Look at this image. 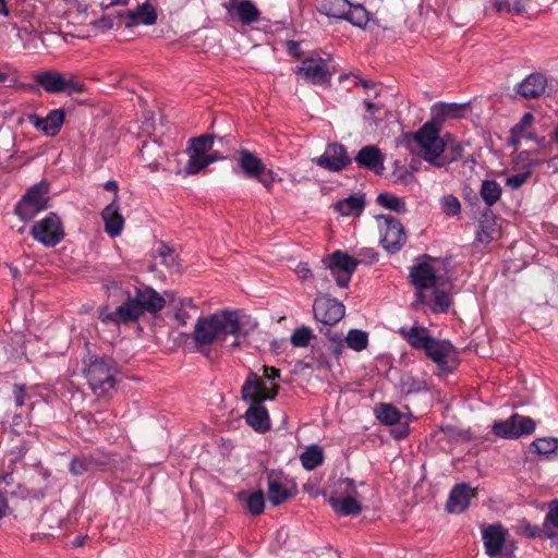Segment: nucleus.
<instances>
[{
  "mask_svg": "<svg viewBox=\"0 0 558 558\" xmlns=\"http://www.w3.org/2000/svg\"><path fill=\"white\" fill-rule=\"evenodd\" d=\"M325 262L338 286L341 288L348 287L359 262L341 251H336Z\"/></svg>",
  "mask_w": 558,
  "mask_h": 558,
  "instance_id": "4468645a",
  "label": "nucleus"
},
{
  "mask_svg": "<svg viewBox=\"0 0 558 558\" xmlns=\"http://www.w3.org/2000/svg\"><path fill=\"white\" fill-rule=\"evenodd\" d=\"M7 500L3 496L0 495V519L4 515V511L7 509Z\"/></svg>",
  "mask_w": 558,
  "mask_h": 558,
  "instance_id": "0e129e2a",
  "label": "nucleus"
},
{
  "mask_svg": "<svg viewBox=\"0 0 558 558\" xmlns=\"http://www.w3.org/2000/svg\"><path fill=\"white\" fill-rule=\"evenodd\" d=\"M376 416L381 423L392 425L400 421L401 413L391 404H380L376 409Z\"/></svg>",
  "mask_w": 558,
  "mask_h": 558,
  "instance_id": "79ce46f5",
  "label": "nucleus"
},
{
  "mask_svg": "<svg viewBox=\"0 0 558 558\" xmlns=\"http://www.w3.org/2000/svg\"><path fill=\"white\" fill-rule=\"evenodd\" d=\"M161 258V263L170 268L174 269L179 267L178 263V256L174 254L171 247L166 245L165 243H159L158 247L156 248V255Z\"/></svg>",
  "mask_w": 558,
  "mask_h": 558,
  "instance_id": "a18cd8bd",
  "label": "nucleus"
},
{
  "mask_svg": "<svg viewBox=\"0 0 558 558\" xmlns=\"http://www.w3.org/2000/svg\"><path fill=\"white\" fill-rule=\"evenodd\" d=\"M304 469L311 471L323 463L324 453L322 447L312 445L307 447L300 456Z\"/></svg>",
  "mask_w": 558,
  "mask_h": 558,
  "instance_id": "e433bc0d",
  "label": "nucleus"
},
{
  "mask_svg": "<svg viewBox=\"0 0 558 558\" xmlns=\"http://www.w3.org/2000/svg\"><path fill=\"white\" fill-rule=\"evenodd\" d=\"M420 304H426L429 308L435 313H445L448 311L450 306V298L448 293L444 290H440V287H437L427 293L426 302H418Z\"/></svg>",
  "mask_w": 558,
  "mask_h": 558,
  "instance_id": "473e14b6",
  "label": "nucleus"
},
{
  "mask_svg": "<svg viewBox=\"0 0 558 558\" xmlns=\"http://www.w3.org/2000/svg\"><path fill=\"white\" fill-rule=\"evenodd\" d=\"M295 274L303 281L307 280L308 278H311L313 276L312 270L310 269V267L306 263H300L295 268Z\"/></svg>",
  "mask_w": 558,
  "mask_h": 558,
  "instance_id": "6e6d98bb",
  "label": "nucleus"
},
{
  "mask_svg": "<svg viewBox=\"0 0 558 558\" xmlns=\"http://www.w3.org/2000/svg\"><path fill=\"white\" fill-rule=\"evenodd\" d=\"M411 282L416 289L414 308H418V302L427 301V292L441 287V278L437 276L435 268L428 263H421L412 267L410 272Z\"/></svg>",
  "mask_w": 558,
  "mask_h": 558,
  "instance_id": "9b49d317",
  "label": "nucleus"
},
{
  "mask_svg": "<svg viewBox=\"0 0 558 558\" xmlns=\"http://www.w3.org/2000/svg\"><path fill=\"white\" fill-rule=\"evenodd\" d=\"M365 207V199L362 195H351L335 204V210L342 216L360 215Z\"/></svg>",
  "mask_w": 558,
  "mask_h": 558,
  "instance_id": "2f4dec72",
  "label": "nucleus"
},
{
  "mask_svg": "<svg viewBox=\"0 0 558 558\" xmlns=\"http://www.w3.org/2000/svg\"><path fill=\"white\" fill-rule=\"evenodd\" d=\"M527 1L529 0H512L511 3V13H514V14H523L526 12V7H527Z\"/></svg>",
  "mask_w": 558,
  "mask_h": 558,
  "instance_id": "4d7b16f0",
  "label": "nucleus"
},
{
  "mask_svg": "<svg viewBox=\"0 0 558 558\" xmlns=\"http://www.w3.org/2000/svg\"><path fill=\"white\" fill-rule=\"evenodd\" d=\"M298 48H299V45L296 43H293V41L289 43V51L296 57H299V53L296 51Z\"/></svg>",
  "mask_w": 558,
  "mask_h": 558,
  "instance_id": "338daca9",
  "label": "nucleus"
},
{
  "mask_svg": "<svg viewBox=\"0 0 558 558\" xmlns=\"http://www.w3.org/2000/svg\"><path fill=\"white\" fill-rule=\"evenodd\" d=\"M545 524H548L553 531L554 527L558 529V500L551 502L546 514ZM554 545L558 547V539H554Z\"/></svg>",
  "mask_w": 558,
  "mask_h": 558,
  "instance_id": "603ef678",
  "label": "nucleus"
},
{
  "mask_svg": "<svg viewBox=\"0 0 558 558\" xmlns=\"http://www.w3.org/2000/svg\"><path fill=\"white\" fill-rule=\"evenodd\" d=\"M313 337L312 330L307 327H301L294 330L291 336V343L294 347L304 348L310 343L311 338Z\"/></svg>",
  "mask_w": 558,
  "mask_h": 558,
  "instance_id": "8fccbe9b",
  "label": "nucleus"
},
{
  "mask_svg": "<svg viewBox=\"0 0 558 558\" xmlns=\"http://www.w3.org/2000/svg\"><path fill=\"white\" fill-rule=\"evenodd\" d=\"M464 107L458 104L438 102L430 108L429 122L442 129V124L447 119H457L462 116Z\"/></svg>",
  "mask_w": 558,
  "mask_h": 558,
  "instance_id": "393cba45",
  "label": "nucleus"
},
{
  "mask_svg": "<svg viewBox=\"0 0 558 558\" xmlns=\"http://www.w3.org/2000/svg\"><path fill=\"white\" fill-rule=\"evenodd\" d=\"M378 221L381 228V244L383 247L395 253L399 251L407 241V235L401 222L388 215L378 216Z\"/></svg>",
  "mask_w": 558,
  "mask_h": 558,
  "instance_id": "ddd939ff",
  "label": "nucleus"
},
{
  "mask_svg": "<svg viewBox=\"0 0 558 558\" xmlns=\"http://www.w3.org/2000/svg\"><path fill=\"white\" fill-rule=\"evenodd\" d=\"M279 386L271 384L266 387L264 380L255 373H250L242 386V399L250 403L245 413L246 423L256 432L264 433L269 429V414L263 402L274 400L278 393Z\"/></svg>",
  "mask_w": 558,
  "mask_h": 558,
  "instance_id": "7ed1b4c3",
  "label": "nucleus"
},
{
  "mask_svg": "<svg viewBox=\"0 0 558 558\" xmlns=\"http://www.w3.org/2000/svg\"><path fill=\"white\" fill-rule=\"evenodd\" d=\"M359 498L354 481L344 478L337 483L336 494L329 497L328 502L339 514L356 515L362 511Z\"/></svg>",
  "mask_w": 558,
  "mask_h": 558,
  "instance_id": "0eeeda50",
  "label": "nucleus"
},
{
  "mask_svg": "<svg viewBox=\"0 0 558 558\" xmlns=\"http://www.w3.org/2000/svg\"><path fill=\"white\" fill-rule=\"evenodd\" d=\"M32 235L47 246L57 245L63 238L59 217L56 214H49L45 219L33 226Z\"/></svg>",
  "mask_w": 558,
  "mask_h": 558,
  "instance_id": "2eb2a0df",
  "label": "nucleus"
},
{
  "mask_svg": "<svg viewBox=\"0 0 558 558\" xmlns=\"http://www.w3.org/2000/svg\"><path fill=\"white\" fill-rule=\"evenodd\" d=\"M93 464L94 461L92 459L75 457L70 463V472L75 476L83 475L92 470Z\"/></svg>",
  "mask_w": 558,
  "mask_h": 558,
  "instance_id": "de8ad7c7",
  "label": "nucleus"
},
{
  "mask_svg": "<svg viewBox=\"0 0 558 558\" xmlns=\"http://www.w3.org/2000/svg\"><path fill=\"white\" fill-rule=\"evenodd\" d=\"M529 177H530V172L529 171H525V172H522V173H518V174L509 177L507 179V181H506V184L509 187H511L513 190H517V189L522 186L527 181Z\"/></svg>",
  "mask_w": 558,
  "mask_h": 558,
  "instance_id": "864d4df0",
  "label": "nucleus"
},
{
  "mask_svg": "<svg viewBox=\"0 0 558 558\" xmlns=\"http://www.w3.org/2000/svg\"><path fill=\"white\" fill-rule=\"evenodd\" d=\"M246 507H247V510L253 515L260 514L265 508L264 493L262 490H257V492L250 494L246 498Z\"/></svg>",
  "mask_w": 558,
  "mask_h": 558,
  "instance_id": "49530a36",
  "label": "nucleus"
},
{
  "mask_svg": "<svg viewBox=\"0 0 558 558\" xmlns=\"http://www.w3.org/2000/svg\"><path fill=\"white\" fill-rule=\"evenodd\" d=\"M376 201L380 206L393 210L396 213L401 214L407 211L403 199L396 195L389 193H381L377 196Z\"/></svg>",
  "mask_w": 558,
  "mask_h": 558,
  "instance_id": "37998d69",
  "label": "nucleus"
},
{
  "mask_svg": "<svg viewBox=\"0 0 558 558\" xmlns=\"http://www.w3.org/2000/svg\"><path fill=\"white\" fill-rule=\"evenodd\" d=\"M257 326V319L243 311L221 310L197 319L193 339L197 344L208 345L223 342L230 335L234 337L231 347L235 349Z\"/></svg>",
  "mask_w": 558,
  "mask_h": 558,
  "instance_id": "f257e3e1",
  "label": "nucleus"
},
{
  "mask_svg": "<svg viewBox=\"0 0 558 558\" xmlns=\"http://www.w3.org/2000/svg\"><path fill=\"white\" fill-rule=\"evenodd\" d=\"M441 129L427 121L415 133L405 134L404 141L409 150L438 168L441 153H445L447 141L440 136Z\"/></svg>",
  "mask_w": 558,
  "mask_h": 558,
  "instance_id": "20e7f679",
  "label": "nucleus"
},
{
  "mask_svg": "<svg viewBox=\"0 0 558 558\" xmlns=\"http://www.w3.org/2000/svg\"><path fill=\"white\" fill-rule=\"evenodd\" d=\"M531 448H533L536 453L545 457L558 454V438H537L531 444Z\"/></svg>",
  "mask_w": 558,
  "mask_h": 558,
  "instance_id": "ea45409f",
  "label": "nucleus"
},
{
  "mask_svg": "<svg viewBox=\"0 0 558 558\" xmlns=\"http://www.w3.org/2000/svg\"><path fill=\"white\" fill-rule=\"evenodd\" d=\"M546 78L542 74H531L518 86V93L524 98H536L545 93Z\"/></svg>",
  "mask_w": 558,
  "mask_h": 558,
  "instance_id": "bb28decb",
  "label": "nucleus"
},
{
  "mask_svg": "<svg viewBox=\"0 0 558 558\" xmlns=\"http://www.w3.org/2000/svg\"><path fill=\"white\" fill-rule=\"evenodd\" d=\"M295 73L313 84L327 83L331 76L327 63L324 59L317 57L306 58L301 65L295 69Z\"/></svg>",
  "mask_w": 558,
  "mask_h": 558,
  "instance_id": "f3484780",
  "label": "nucleus"
},
{
  "mask_svg": "<svg viewBox=\"0 0 558 558\" xmlns=\"http://www.w3.org/2000/svg\"><path fill=\"white\" fill-rule=\"evenodd\" d=\"M223 157L220 156L217 151L208 153L207 159L209 160V165L215 162L216 160L222 159Z\"/></svg>",
  "mask_w": 558,
  "mask_h": 558,
  "instance_id": "680f3d73",
  "label": "nucleus"
},
{
  "mask_svg": "<svg viewBox=\"0 0 558 558\" xmlns=\"http://www.w3.org/2000/svg\"><path fill=\"white\" fill-rule=\"evenodd\" d=\"M105 189L107 191H113V192H117L118 191V184L116 181H108L106 182L105 184Z\"/></svg>",
  "mask_w": 558,
  "mask_h": 558,
  "instance_id": "e2e57ef3",
  "label": "nucleus"
},
{
  "mask_svg": "<svg viewBox=\"0 0 558 558\" xmlns=\"http://www.w3.org/2000/svg\"><path fill=\"white\" fill-rule=\"evenodd\" d=\"M447 141V147L445 148V153H441V158H439L438 168L446 167L458 159H460L463 155V148L457 141L452 140L449 135H445Z\"/></svg>",
  "mask_w": 558,
  "mask_h": 558,
  "instance_id": "c9c22d12",
  "label": "nucleus"
},
{
  "mask_svg": "<svg viewBox=\"0 0 558 558\" xmlns=\"http://www.w3.org/2000/svg\"><path fill=\"white\" fill-rule=\"evenodd\" d=\"M215 138L213 134H204L190 140L185 149L189 159L182 169L184 175L197 174L209 165L207 156L214 147Z\"/></svg>",
  "mask_w": 558,
  "mask_h": 558,
  "instance_id": "423d86ee",
  "label": "nucleus"
},
{
  "mask_svg": "<svg viewBox=\"0 0 558 558\" xmlns=\"http://www.w3.org/2000/svg\"><path fill=\"white\" fill-rule=\"evenodd\" d=\"M535 430V422L529 416L513 414L505 421L493 425V433L501 438L515 439L523 435H530Z\"/></svg>",
  "mask_w": 558,
  "mask_h": 558,
  "instance_id": "f8f14e48",
  "label": "nucleus"
},
{
  "mask_svg": "<svg viewBox=\"0 0 558 558\" xmlns=\"http://www.w3.org/2000/svg\"><path fill=\"white\" fill-rule=\"evenodd\" d=\"M295 494V488H287L272 476H268V500L274 506H279Z\"/></svg>",
  "mask_w": 558,
  "mask_h": 558,
  "instance_id": "c756f323",
  "label": "nucleus"
},
{
  "mask_svg": "<svg viewBox=\"0 0 558 558\" xmlns=\"http://www.w3.org/2000/svg\"><path fill=\"white\" fill-rule=\"evenodd\" d=\"M480 194L487 206H493L500 198L501 186L495 181H483Z\"/></svg>",
  "mask_w": 558,
  "mask_h": 558,
  "instance_id": "58836bf2",
  "label": "nucleus"
},
{
  "mask_svg": "<svg viewBox=\"0 0 558 558\" xmlns=\"http://www.w3.org/2000/svg\"><path fill=\"white\" fill-rule=\"evenodd\" d=\"M482 535L486 554L490 558H500L502 556V547L506 543V530L502 525H488L483 529Z\"/></svg>",
  "mask_w": 558,
  "mask_h": 558,
  "instance_id": "aec40b11",
  "label": "nucleus"
},
{
  "mask_svg": "<svg viewBox=\"0 0 558 558\" xmlns=\"http://www.w3.org/2000/svg\"><path fill=\"white\" fill-rule=\"evenodd\" d=\"M316 163L329 171L337 172L350 165L351 158L343 145L333 143L327 146L325 153L316 159Z\"/></svg>",
  "mask_w": 558,
  "mask_h": 558,
  "instance_id": "a211bd4d",
  "label": "nucleus"
},
{
  "mask_svg": "<svg viewBox=\"0 0 558 558\" xmlns=\"http://www.w3.org/2000/svg\"><path fill=\"white\" fill-rule=\"evenodd\" d=\"M31 124L48 136H54L64 122V112L61 109L51 110L47 117L40 118L37 114H28Z\"/></svg>",
  "mask_w": 558,
  "mask_h": 558,
  "instance_id": "412c9836",
  "label": "nucleus"
},
{
  "mask_svg": "<svg viewBox=\"0 0 558 558\" xmlns=\"http://www.w3.org/2000/svg\"><path fill=\"white\" fill-rule=\"evenodd\" d=\"M226 8L229 11H235L239 15V19L244 24H250L252 22L257 21L259 12L255 4L250 0H230Z\"/></svg>",
  "mask_w": 558,
  "mask_h": 558,
  "instance_id": "cd10ccee",
  "label": "nucleus"
},
{
  "mask_svg": "<svg viewBox=\"0 0 558 558\" xmlns=\"http://www.w3.org/2000/svg\"><path fill=\"white\" fill-rule=\"evenodd\" d=\"M347 8H349L348 0H317L318 11L329 17L342 19Z\"/></svg>",
  "mask_w": 558,
  "mask_h": 558,
  "instance_id": "f704fd0d",
  "label": "nucleus"
},
{
  "mask_svg": "<svg viewBox=\"0 0 558 558\" xmlns=\"http://www.w3.org/2000/svg\"><path fill=\"white\" fill-rule=\"evenodd\" d=\"M17 38L22 41L23 49L37 51L44 47L41 35L34 27H16Z\"/></svg>",
  "mask_w": 558,
  "mask_h": 558,
  "instance_id": "7c9ffc66",
  "label": "nucleus"
},
{
  "mask_svg": "<svg viewBox=\"0 0 558 558\" xmlns=\"http://www.w3.org/2000/svg\"><path fill=\"white\" fill-rule=\"evenodd\" d=\"M0 14L8 16L9 9L7 8L5 0H0Z\"/></svg>",
  "mask_w": 558,
  "mask_h": 558,
  "instance_id": "69168bd1",
  "label": "nucleus"
},
{
  "mask_svg": "<svg viewBox=\"0 0 558 558\" xmlns=\"http://www.w3.org/2000/svg\"><path fill=\"white\" fill-rule=\"evenodd\" d=\"M238 165L245 177L256 179L267 191L272 190L276 175L271 169H266L256 154L248 149L239 150Z\"/></svg>",
  "mask_w": 558,
  "mask_h": 558,
  "instance_id": "9d476101",
  "label": "nucleus"
},
{
  "mask_svg": "<svg viewBox=\"0 0 558 558\" xmlns=\"http://www.w3.org/2000/svg\"><path fill=\"white\" fill-rule=\"evenodd\" d=\"M534 117L532 113L526 112L520 122L515 124L511 130L512 143L517 144L523 138H532V134L527 132V129L532 125Z\"/></svg>",
  "mask_w": 558,
  "mask_h": 558,
  "instance_id": "a19ab883",
  "label": "nucleus"
},
{
  "mask_svg": "<svg viewBox=\"0 0 558 558\" xmlns=\"http://www.w3.org/2000/svg\"><path fill=\"white\" fill-rule=\"evenodd\" d=\"M345 342L349 348L354 351H362L367 347L368 336L365 331L359 329H351L348 332Z\"/></svg>",
  "mask_w": 558,
  "mask_h": 558,
  "instance_id": "c03bdc74",
  "label": "nucleus"
},
{
  "mask_svg": "<svg viewBox=\"0 0 558 558\" xmlns=\"http://www.w3.org/2000/svg\"><path fill=\"white\" fill-rule=\"evenodd\" d=\"M492 239V232L487 227H482L477 232V240L482 243H488Z\"/></svg>",
  "mask_w": 558,
  "mask_h": 558,
  "instance_id": "bf43d9fd",
  "label": "nucleus"
},
{
  "mask_svg": "<svg viewBox=\"0 0 558 558\" xmlns=\"http://www.w3.org/2000/svg\"><path fill=\"white\" fill-rule=\"evenodd\" d=\"M364 106L366 112L363 116V120L366 123L367 129L373 131L377 129L379 124L384 121L386 111L384 110L383 106L372 102L371 99L368 98L364 100Z\"/></svg>",
  "mask_w": 558,
  "mask_h": 558,
  "instance_id": "72a5a7b5",
  "label": "nucleus"
},
{
  "mask_svg": "<svg viewBox=\"0 0 558 558\" xmlns=\"http://www.w3.org/2000/svg\"><path fill=\"white\" fill-rule=\"evenodd\" d=\"M511 3L509 1H496L494 3V8L497 12H510L511 13Z\"/></svg>",
  "mask_w": 558,
  "mask_h": 558,
  "instance_id": "052dcab7",
  "label": "nucleus"
},
{
  "mask_svg": "<svg viewBox=\"0 0 558 558\" xmlns=\"http://www.w3.org/2000/svg\"><path fill=\"white\" fill-rule=\"evenodd\" d=\"M105 222V231L112 238L121 234L124 226V218L119 211V207L113 201L101 213Z\"/></svg>",
  "mask_w": 558,
  "mask_h": 558,
  "instance_id": "a878e982",
  "label": "nucleus"
},
{
  "mask_svg": "<svg viewBox=\"0 0 558 558\" xmlns=\"http://www.w3.org/2000/svg\"><path fill=\"white\" fill-rule=\"evenodd\" d=\"M313 312L316 320L332 326L344 316V305L336 299L319 296L314 302Z\"/></svg>",
  "mask_w": 558,
  "mask_h": 558,
  "instance_id": "dca6fc26",
  "label": "nucleus"
},
{
  "mask_svg": "<svg viewBox=\"0 0 558 558\" xmlns=\"http://www.w3.org/2000/svg\"><path fill=\"white\" fill-rule=\"evenodd\" d=\"M35 82L47 93L59 94L82 93L85 86L82 82L74 78L72 74H63L58 71H43L34 76Z\"/></svg>",
  "mask_w": 558,
  "mask_h": 558,
  "instance_id": "6e6552de",
  "label": "nucleus"
},
{
  "mask_svg": "<svg viewBox=\"0 0 558 558\" xmlns=\"http://www.w3.org/2000/svg\"><path fill=\"white\" fill-rule=\"evenodd\" d=\"M426 355L433 360L440 369H449L450 364L457 360V351L449 341L433 339L427 349Z\"/></svg>",
  "mask_w": 558,
  "mask_h": 558,
  "instance_id": "6ab92c4d",
  "label": "nucleus"
},
{
  "mask_svg": "<svg viewBox=\"0 0 558 558\" xmlns=\"http://www.w3.org/2000/svg\"><path fill=\"white\" fill-rule=\"evenodd\" d=\"M49 184L41 181L33 185L19 202L15 213L23 220H32L38 213L48 208Z\"/></svg>",
  "mask_w": 558,
  "mask_h": 558,
  "instance_id": "1a4fd4ad",
  "label": "nucleus"
},
{
  "mask_svg": "<svg viewBox=\"0 0 558 558\" xmlns=\"http://www.w3.org/2000/svg\"><path fill=\"white\" fill-rule=\"evenodd\" d=\"M263 373H264V377L266 379L271 380L270 384H274L272 380H275L276 378H278L280 376L279 369H277L275 367H270V366H264ZM270 386L271 385H269L268 387H270Z\"/></svg>",
  "mask_w": 558,
  "mask_h": 558,
  "instance_id": "13d9d810",
  "label": "nucleus"
},
{
  "mask_svg": "<svg viewBox=\"0 0 558 558\" xmlns=\"http://www.w3.org/2000/svg\"><path fill=\"white\" fill-rule=\"evenodd\" d=\"M121 16L126 19V27H133L140 24L154 25L157 22L158 14L156 9L146 1L133 10H126Z\"/></svg>",
  "mask_w": 558,
  "mask_h": 558,
  "instance_id": "4be33fe9",
  "label": "nucleus"
},
{
  "mask_svg": "<svg viewBox=\"0 0 558 558\" xmlns=\"http://www.w3.org/2000/svg\"><path fill=\"white\" fill-rule=\"evenodd\" d=\"M441 205L445 213L449 215H458L461 211V204L453 195H446L441 198Z\"/></svg>",
  "mask_w": 558,
  "mask_h": 558,
  "instance_id": "3c124183",
  "label": "nucleus"
},
{
  "mask_svg": "<svg viewBox=\"0 0 558 558\" xmlns=\"http://www.w3.org/2000/svg\"><path fill=\"white\" fill-rule=\"evenodd\" d=\"M341 20H347L359 27H365L368 23V13L362 5H351L349 3V8L345 9V14Z\"/></svg>",
  "mask_w": 558,
  "mask_h": 558,
  "instance_id": "4c0bfd02",
  "label": "nucleus"
},
{
  "mask_svg": "<svg viewBox=\"0 0 558 558\" xmlns=\"http://www.w3.org/2000/svg\"><path fill=\"white\" fill-rule=\"evenodd\" d=\"M475 495L468 484H457L449 495L446 509L451 513H461L469 507L471 498Z\"/></svg>",
  "mask_w": 558,
  "mask_h": 558,
  "instance_id": "b1692460",
  "label": "nucleus"
},
{
  "mask_svg": "<svg viewBox=\"0 0 558 558\" xmlns=\"http://www.w3.org/2000/svg\"><path fill=\"white\" fill-rule=\"evenodd\" d=\"M357 84L364 88H371L374 86V83L372 81H366V80H360Z\"/></svg>",
  "mask_w": 558,
  "mask_h": 558,
  "instance_id": "774afa93",
  "label": "nucleus"
},
{
  "mask_svg": "<svg viewBox=\"0 0 558 558\" xmlns=\"http://www.w3.org/2000/svg\"><path fill=\"white\" fill-rule=\"evenodd\" d=\"M524 531L527 533L529 537L545 536L551 539H558V533L556 531H553L551 527L545 523L542 529L537 526H531L530 524H527L525 525Z\"/></svg>",
  "mask_w": 558,
  "mask_h": 558,
  "instance_id": "09e8293b",
  "label": "nucleus"
},
{
  "mask_svg": "<svg viewBox=\"0 0 558 558\" xmlns=\"http://www.w3.org/2000/svg\"><path fill=\"white\" fill-rule=\"evenodd\" d=\"M401 333L405 337L410 345L414 349L426 350L433 337L429 336L427 328L413 326L408 331L405 329H401Z\"/></svg>",
  "mask_w": 558,
  "mask_h": 558,
  "instance_id": "c85d7f7f",
  "label": "nucleus"
},
{
  "mask_svg": "<svg viewBox=\"0 0 558 558\" xmlns=\"http://www.w3.org/2000/svg\"><path fill=\"white\" fill-rule=\"evenodd\" d=\"M13 396L14 402L17 407H22L25 403V386L24 385H14L13 387Z\"/></svg>",
  "mask_w": 558,
  "mask_h": 558,
  "instance_id": "5fc2aeb1",
  "label": "nucleus"
},
{
  "mask_svg": "<svg viewBox=\"0 0 558 558\" xmlns=\"http://www.w3.org/2000/svg\"><path fill=\"white\" fill-rule=\"evenodd\" d=\"M385 156L375 145H366L360 149L355 156L356 163L379 174L384 171Z\"/></svg>",
  "mask_w": 558,
  "mask_h": 558,
  "instance_id": "5701e85b",
  "label": "nucleus"
},
{
  "mask_svg": "<svg viewBox=\"0 0 558 558\" xmlns=\"http://www.w3.org/2000/svg\"><path fill=\"white\" fill-rule=\"evenodd\" d=\"M172 300L173 294L166 292L159 294L150 287L136 288L134 294L126 293L123 303L113 312L101 311L102 322H112L116 325L136 322L144 313L156 314L165 307L166 301Z\"/></svg>",
  "mask_w": 558,
  "mask_h": 558,
  "instance_id": "f03ea898",
  "label": "nucleus"
},
{
  "mask_svg": "<svg viewBox=\"0 0 558 558\" xmlns=\"http://www.w3.org/2000/svg\"><path fill=\"white\" fill-rule=\"evenodd\" d=\"M89 387L97 396H106L116 384L117 368L112 361L99 359L85 369Z\"/></svg>",
  "mask_w": 558,
  "mask_h": 558,
  "instance_id": "39448f33",
  "label": "nucleus"
}]
</instances>
